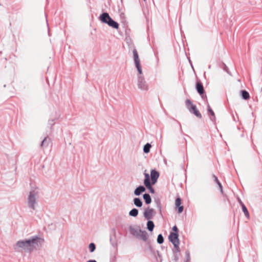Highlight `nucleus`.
Returning <instances> with one entry per match:
<instances>
[{
	"label": "nucleus",
	"instance_id": "nucleus-39",
	"mask_svg": "<svg viewBox=\"0 0 262 262\" xmlns=\"http://www.w3.org/2000/svg\"><path fill=\"white\" fill-rule=\"evenodd\" d=\"M179 125H180V127L181 132L182 133H183V130H182V129L181 125V124L180 123H179Z\"/></svg>",
	"mask_w": 262,
	"mask_h": 262
},
{
	"label": "nucleus",
	"instance_id": "nucleus-41",
	"mask_svg": "<svg viewBox=\"0 0 262 262\" xmlns=\"http://www.w3.org/2000/svg\"><path fill=\"white\" fill-rule=\"evenodd\" d=\"M144 1H145V0H144Z\"/></svg>",
	"mask_w": 262,
	"mask_h": 262
},
{
	"label": "nucleus",
	"instance_id": "nucleus-14",
	"mask_svg": "<svg viewBox=\"0 0 262 262\" xmlns=\"http://www.w3.org/2000/svg\"><path fill=\"white\" fill-rule=\"evenodd\" d=\"M148 233L147 232L144 230H142V232H140L139 235L137 237V238L143 240L144 242H146L148 239Z\"/></svg>",
	"mask_w": 262,
	"mask_h": 262
},
{
	"label": "nucleus",
	"instance_id": "nucleus-6",
	"mask_svg": "<svg viewBox=\"0 0 262 262\" xmlns=\"http://www.w3.org/2000/svg\"><path fill=\"white\" fill-rule=\"evenodd\" d=\"M156 212L153 208H150L148 207L144 209L143 212V216L147 220H150L152 219L153 216L155 215Z\"/></svg>",
	"mask_w": 262,
	"mask_h": 262
},
{
	"label": "nucleus",
	"instance_id": "nucleus-5",
	"mask_svg": "<svg viewBox=\"0 0 262 262\" xmlns=\"http://www.w3.org/2000/svg\"><path fill=\"white\" fill-rule=\"evenodd\" d=\"M186 106L190 113L194 114L199 118H202V116L199 110L196 108V106L192 104V102L189 99L186 100Z\"/></svg>",
	"mask_w": 262,
	"mask_h": 262
},
{
	"label": "nucleus",
	"instance_id": "nucleus-25",
	"mask_svg": "<svg viewBox=\"0 0 262 262\" xmlns=\"http://www.w3.org/2000/svg\"><path fill=\"white\" fill-rule=\"evenodd\" d=\"M151 146L149 143H146L143 147V151L145 154H147L150 151Z\"/></svg>",
	"mask_w": 262,
	"mask_h": 262
},
{
	"label": "nucleus",
	"instance_id": "nucleus-23",
	"mask_svg": "<svg viewBox=\"0 0 262 262\" xmlns=\"http://www.w3.org/2000/svg\"><path fill=\"white\" fill-rule=\"evenodd\" d=\"M138 210L134 208L129 212V215L133 217H136L138 215Z\"/></svg>",
	"mask_w": 262,
	"mask_h": 262
},
{
	"label": "nucleus",
	"instance_id": "nucleus-30",
	"mask_svg": "<svg viewBox=\"0 0 262 262\" xmlns=\"http://www.w3.org/2000/svg\"><path fill=\"white\" fill-rule=\"evenodd\" d=\"M90 252L92 253L96 250V245L94 243H91L89 245Z\"/></svg>",
	"mask_w": 262,
	"mask_h": 262
},
{
	"label": "nucleus",
	"instance_id": "nucleus-37",
	"mask_svg": "<svg viewBox=\"0 0 262 262\" xmlns=\"http://www.w3.org/2000/svg\"><path fill=\"white\" fill-rule=\"evenodd\" d=\"M86 262H97V261L95 259H90L88 260Z\"/></svg>",
	"mask_w": 262,
	"mask_h": 262
},
{
	"label": "nucleus",
	"instance_id": "nucleus-18",
	"mask_svg": "<svg viewBox=\"0 0 262 262\" xmlns=\"http://www.w3.org/2000/svg\"><path fill=\"white\" fill-rule=\"evenodd\" d=\"M240 94L242 98L244 100H248L250 98L249 93L246 90H241Z\"/></svg>",
	"mask_w": 262,
	"mask_h": 262
},
{
	"label": "nucleus",
	"instance_id": "nucleus-34",
	"mask_svg": "<svg viewBox=\"0 0 262 262\" xmlns=\"http://www.w3.org/2000/svg\"><path fill=\"white\" fill-rule=\"evenodd\" d=\"M172 230L174 231L173 233H178L179 230L176 225L172 227Z\"/></svg>",
	"mask_w": 262,
	"mask_h": 262
},
{
	"label": "nucleus",
	"instance_id": "nucleus-17",
	"mask_svg": "<svg viewBox=\"0 0 262 262\" xmlns=\"http://www.w3.org/2000/svg\"><path fill=\"white\" fill-rule=\"evenodd\" d=\"M212 178L213 181L216 183V184L219 186V189L220 190V191L223 194V186L222 185V184L219 181L217 177L215 176L214 174H212Z\"/></svg>",
	"mask_w": 262,
	"mask_h": 262
},
{
	"label": "nucleus",
	"instance_id": "nucleus-28",
	"mask_svg": "<svg viewBox=\"0 0 262 262\" xmlns=\"http://www.w3.org/2000/svg\"><path fill=\"white\" fill-rule=\"evenodd\" d=\"M144 174V176H145V179H144V182H143L144 184L148 183H150V179L149 174L148 173H145V172Z\"/></svg>",
	"mask_w": 262,
	"mask_h": 262
},
{
	"label": "nucleus",
	"instance_id": "nucleus-3",
	"mask_svg": "<svg viewBox=\"0 0 262 262\" xmlns=\"http://www.w3.org/2000/svg\"><path fill=\"white\" fill-rule=\"evenodd\" d=\"M100 21L107 24L108 26L116 29H119V24L115 21L109 15L107 12H103L99 17Z\"/></svg>",
	"mask_w": 262,
	"mask_h": 262
},
{
	"label": "nucleus",
	"instance_id": "nucleus-20",
	"mask_svg": "<svg viewBox=\"0 0 262 262\" xmlns=\"http://www.w3.org/2000/svg\"><path fill=\"white\" fill-rule=\"evenodd\" d=\"M143 199H144L146 204L148 205L151 203V198L148 193H144L143 195Z\"/></svg>",
	"mask_w": 262,
	"mask_h": 262
},
{
	"label": "nucleus",
	"instance_id": "nucleus-2",
	"mask_svg": "<svg viewBox=\"0 0 262 262\" xmlns=\"http://www.w3.org/2000/svg\"><path fill=\"white\" fill-rule=\"evenodd\" d=\"M133 53L135 66L139 74L138 76V88L142 91H147L148 90V86L144 77L142 75V71L138 52L136 49H134Z\"/></svg>",
	"mask_w": 262,
	"mask_h": 262
},
{
	"label": "nucleus",
	"instance_id": "nucleus-8",
	"mask_svg": "<svg viewBox=\"0 0 262 262\" xmlns=\"http://www.w3.org/2000/svg\"><path fill=\"white\" fill-rule=\"evenodd\" d=\"M160 173L158 171H157L156 169H151L150 171V182L152 184H155L157 182Z\"/></svg>",
	"mask_w": 262,
	"mask_h": 262
},
{
	"label": "nucleus",
	"instance_id": "nucleus-26",
	"mask_svg": "<svg viewBox=\"0 0 262 262\" xmlns=\"http://www.w3.org/2000/svg\"><path fill=\"white\" fill-rule=\"evenodd\" d=\"M221 67L223 69V70L224 71L227 72L230 75H231V74L230 72L229 71L228 67L226 65V64L225 63L222 62L221 64Z\"/></svg>",
	"mask_w": 262,
	"mask_h": 262
},
{
	"label": "nucleus",
	"instance_id": "nucleus-27",
	"mask_svg": "<svg viewBox=\"0 0 262 262\" xmlns=\"http://www.w3.org/2000/svg\"><path fill=\"white\" fill-rule=\"evenodd\" d=\"M180 244H173L174 248L172 250L173 253H180V249L179 247Z\"/></svg>",
	"mask_w": 262,
	"mask_h": 262
},
{
	"label": "nucleus",
	"instance_id": "nucleus-38",
	"mask_svg": "<svg viewBox=\"0 0 262 262\" xmlns=\"http://www.w3.org/2000/svg\"><path fill=\"white\" fill-rule=\"evenodd\" d=\"M157 254H158V256H159V257H160V258H161V257H162V256H161V255L160 254V253L159 251H157Z\"/></svg>",
	"mask_w": 262,
	"mask_h": 262
},
{
	"label": "nucleus",
	"instance_id": "nucleus-19",
	"mask_svg": "<svg viewBox=\"0 0 262 262\" xmlns=\"http://www.w3.org/2000/svg\"><path fill=\"white\" fill-rule=\"evenodd\" d=\"M133 202L134 204L137 207H141L143 205V202L139 198H135Z\"/></svg>",
	"mask_w": 262,
	"mask_h": 262
},
{
	"label": "nucleus",
	"instance_id": "nucleus-10",
	"mask_svg": "<svg viewBox=\"0 0 262 262\" xmlns=\"http://www.w3.org/2000/svg\"><path fill=\"white\" fill-rule=\"evenodd\" d=\"M116 231L115 228H113L111 230L110 233V241L113 247H116L117 246V242L116 241Z\"/></svg>",
	"mask_w": 262,
	"mask_h": 262
},
{
	"label": "nucleus",
	"instance_id": "nucleus-36",
	"mask_svg": "<svg viewBox=\"0 0 262 262\" xmlns=\"http://www.w3.org/2000/svg\"><path fill=\"white\" fill-rule=\"evenodd\" d=\"M186 255H187V257H188V259H187V260H189V252H188V251H186Z\"/></svg>",
	"mask_w": 262,
	"mask_h": 262
},
{
	"label": "nucleus",
	"instance_id": "nucleus-13",
	"mask_svg": "<svg viewBox=\"0 0 262 262\" xmlns=\"http://www.w3.org/2000/svg\"><path fill=\"white\" fill-rule=\"evenodd\" d=\"M181 204V199L180 198H177L175 201L176 207L178 208V212L181 213L183 212L184 207Z\"/></svg>",
	"mask_w": 262,
	"mask_h": 262
},
{
	"label": "nucleus",
	"instance_id": "nucleus-15",
	"mask_svg": "<svg viewBox=\"0 0 262 262\" xmlns=\"http://www.w3.org/2000/svg\"><path fill=\"white\" fill-rule=\"evenodd\" d=\"M51 142V139L48 137H46L44 138V139L42 141L40 146L42 148H46L47 147L50 143Z\"/></svg>",
	"mask_w": 262,
	"mask_h": 262
},
{
	"label": "nucleus",
	"instance_id": "nucleus-9",
	"mask_svg": "<svg viewBox=\"0 0 262 262\" xmlns=\"http://www.w3.org/2000/svg\"><path fill=\"white\" fill-rule=\"evenodd\" d=\"M129 232L131 234L137 238L140 232H142V230L140 228L139 226L134 227L132 226H130L129 227Z\"/></svg>",
	"mask_w": 262,
	"mask_h": 262
},
{
	"label": "nucleus",
	"instance_id": "nucleus-31",
	"mask_svg": "<svg viewBox=\"0 0 262 262\" xmlns=\"http://www.w3.org/2000/svg\"><path fill=\"white\" fill-rule=\"evenodd\" d=\"M155 202L156 204L157 207L158 208V209L159 210V212L160 213H161L162 206H161L160 200L159 199L155 200Z\"/></svg>",
	"mask_w": 262,
	"mask_h": 262
},
{
	"label": "nucleus",
	"instance_id": "nucleus-11",
	"mask_svg": "<svg viewBox=\"0 0 262 262\" xmlns=\"http://www.w3.org/2000/svg\"><path fill=\"white\" fill-rule=\"evenodd\" d=\"M195 88L198 93L203 97V95L205 93V90L204 89L202 83L200 81H197L195 85Z\"/></svg>",
	"mask_w": 262,
	"mask_h": 262
},
{
	"label": "nucleus",
	"instance_id": "nucleus-1",
	"mask_svg": "<svg viewBox=\"0 0 262 262\" xmlns=\"http://www.w3.org/2000/svg\"><path fill=\"white\" fill-rule=\"evenodd\" d=\"M43 242V238L38 235H34L28 239L18 241L14 246V249L18 251V249L20 248L27 253H31L41 247Z\"/></svg>",
	"mask_w": 262,
	"mask_h": 262
},
{
	"label": "nucleus",
	"instance_id": "nucleus-24",
	"mask_svg": "<svg viewBox=\"0 0 262 262\" xmlns=\"http://www.w3.org/2000/svg\"><path fill=\"white\" fill-rule=\"evenodd\" d=\"M144 185L150 191V192L151 193H155V189L153 188V187L151 186L153 184L151 182L148 183L146 184H144Z\"/></svg>",
	"mask_w": 262,
	"mask_h": 262
},
{
	"label": "nucleus",
	"instance_id": "nucleus-22",
	"mask_svg": "<svg viewBox=\"0 0 262 262\" xmlns=\"http://www.w3.org/2000/svg\"><path fill=\"white\" fill-rule=\"evenodd\" d=\"M155 228V224L154 222L151 220H148L147 222V229L148 231L151 232L153 231Z\"/></svg>",
	"mask_w": 262,
	"mask_h": 262
},
{
	"label": "nucleus",
	"instance_id": "nucleus-40",
	"mask_svg": "<svg viewBox=\"0 0 262 262\" xmlns=\"http://www.w3.org/2000/svg\"><path fill=\"white\" fill-rule=\"evenodd\" d=\"M211 65H209V66H208V69H211Z\"/></svg>",
	"mask_w": 262,
	"mask_h": 262
},
{
	"label": "nucleus",
	"instance_id": "nucleus-16",
	"mask_svg": "<svg viewBox=\"0 0 262 262\" xmlns=\"http://www.w3.org/2000/svg\"><path fill=\"white\" fill-rule=\"evenodd\" d=\"M207 111L209 115H210V120L212 121H214L215 120V114L209 104L207 105Z\"/></svg>",
	"mask_w": 262,
	"mask_h": 262
},
{
	"label": "nucleus",
	"instance_id": "nucleus-29",
	"mask_svg": "<svg viewBox=\"0 0 262 262\" xmlns=\"http://www.w3.org/2000/svg\"><path fill=\"white\" fill-rule=\"evenodd\" d=\"M164 237L162 234H159L157 237V243L159 244H162L164 243Z\"/></svg>",
	"mask_w": 262,
	"mask_h": 262
},
{
	"label": "nucleus",
	"instance_id": "nucleus-4",
	"mask_svg": "<svg viewBox=\"0 0 262 262\" xmlns=\"http://www.w3.org/2000/svg\"><path fill=\"white\" fill-rule=\"evenodd\" d=\"M38 194V192L36 190H31L28 197V206L33 210H35V205L37 204L36 197Z\"/></svg>",
	"mask_w": 262,
	"mask_h": 262
},
{
	"label": "nucleus",
	"instance_id": "nucleus-33",
	"mask_svg": "<svg viewBox=\"0 0 262 262\" xmlns=\"http://www.w3.org/2000/svg\"><path fill=\"white\" fill-rule=\"evenodd\" d=\"M179 258V253H173V260L177 262Z\"/></svg>",
	"mask_w": 262,
	"mask_h": 262
},
{
	"label": "nucleus",
	"instance_id": "nucleus-12",
	"mask_svg": "<svg viewBox=\"0 0 262 262\" xmlns=\"http://www.w3.org/2000/svg\"><path fill=\"white\" fill-rule=\"evenodd\" d=\"M146 191V188L143 185H140L134 190V193L136 196H139Z\"/></svg>",
	"mask_w": 262,
	"mask_h": 262
},
{
	"label": "nucleus",
	"instance_id": "nucleus-35",
	"mask_svg": "<svg viewBox=\"0 0 262 262\" xmlns=\"http://www.w3.org/2000/svg\"><path fill=\"white\" fill-rule=\"evenodd\" d=\"M148 249L150 252H154V249L150 245H148Z\"/></svg>",
	"mask_w": 262,
	"mask_h": 262
},
{
	"label": "nucleus",
	"instance_id": "nucleus-21",
	"mask_svg": "<svg viewBox=\"0 0 262 262\" xmlns=\"http://www.w3.org/2000/svg\"><path fill=\"white\" fill-rule=\"evenodd\" d=\"M239 203L241 205L242 210H243V212L244 213L245 215L246 216V217L249 219V213L247 208H246V206L244 204V203L241 200H239Z\"/></svg>",
	"mask_w": 262,
	"mask_h": 262
},
{
	"label": "nucleus",
	"instance_id": "nucleus-32",
	"mask_svg": "<svg viewBox=\"0 0 262 262\" xmlns=\"http://www.w3.org/2000/svg\"><path fill=\"white\" fill-rule=\"evenodd\" d=\"M55 122L54 119H49L48 121V126L50 127L51 128L54 125Z\"/></svg>",
	"mask_w": 262,
	"mask_h": 262
},
{
	"label": "nucleus",
	"instance_id": "nucleus-7",
	"mask_svg": "<svg viewBox=\"0 0 262 262\" xmlns=\"http://www.w3.org/2000/svg\"><path fill=\"white\" fill-rule=\"evenodd\" d=\"M168 239L173 245L180 244L178 233H173L171 232L168 236Z\"/></svg>",
	"mask_w": 262,
	"mask_h": 262
}]
</instances>
